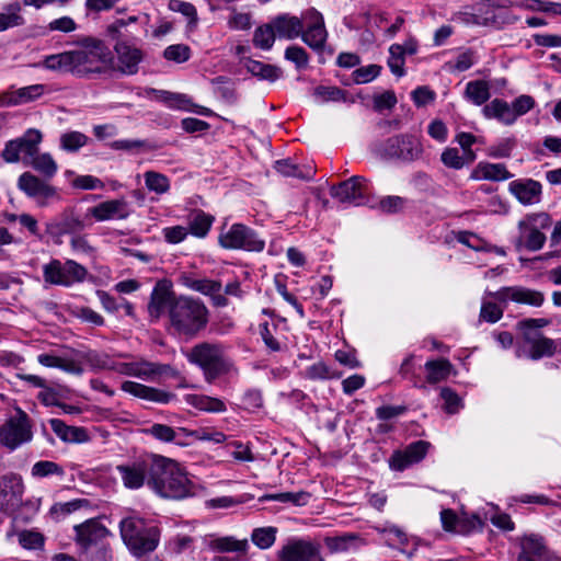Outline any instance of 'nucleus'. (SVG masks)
Instances as JSON below:
<instances>
[{"instance_id":"1","label":"nucleus","mask_w":561,"mask_h":561,"mask_svg":"<svg viewBox=\"0 0 561 561\" xmlns=\"http://www.w3.org/2000/svg\"><path fill=\"white\" fill-rule=\"evenodd\" d=\"M151 321L168 317L169 330L186 339L196 337L209 322V310L199 298L176 296L169 279L156 283L147 306Z\"/></svg>"},{"instance_id":"2","label":"nucleus","mask_w":561,"mask_h":561,"mask_svg":"<svg viewBox=\"0 0 561 561\" xmlns=\"http://www.w3.org/2000/svg\"><path fill=\"white\" fill-rule=\"evenodd\" d=\"M112 61V51L102 39L88 36L79 41L73 49L46 56L42 66L58 73L90 78L103 73Z\"/></svg>"},{"instance_id":"3","label":"nucleus","mask_w":561,"mask_h":561,"mask_svg":"<svg viewBox=\"0 0 561 561\" xmlns=\"http://www.w3.org/2000/svg\"><path fill=\"white\" fill-rule=\"evenodd\" d=\"M148 486L164 499L182 500L194 494V486L180 465L162 456H153V473Z\"/></svg>"},{"instance_id":"4","label":"nucleus","mask_w":561,"mask_h":561,"mask_svg":"<svg viewBox=\"0 0 561 561\" xmlns=\"http://www.w3.org/2000/svg\"><path fill=\"white\" fill-rule=\"evenodd\" d=\"M119 529L124 543L136 557L152 552L159 545V528L147 525L141 518H124L119 523Z\"/></svg>"},{"instance_id":"5","label":"nucleus","mask_w":561,"mask_h":561,"mask_svg":"<svg viewBox=\"0 0 561 561\" xmlns=\"http://www.w3.org/2000/svg\"><path fill=\"white\" fill-rule=\"evenodd\" d=\"M187 359L203 370L207 382H213L232 368V364L225 356L224 346L219 343L202 342L194 345Z\"/></svg>"},{"instance_id":"6","label":"nucleus","mask_w":561,"mask_h":561,"mask_svg":"<svg viewBox=\"0 0 561 561\" xmlns=\"http://www.w3.org/2000/svg\"><path fill=\"white\" fill-rule=\"evenodd\" d=\"M375 152L386 160L411 162L422 157L423 146L417 137L402 134L376 144Z\"/></svg>"},{"instance_id":"7","label":"nucleus","mask_w":561,"mask_h":561,"mask_svg":"<svg viewBox=\"0 0 561 561\" xmlns=\"http://www.w3.org/2000/svg\"><path fill=\"white\" fill-rule=\"evenodd\" d=\"M218 242L221 248L228 250L262 252L265 248V240L243 224H233L227 230L222 229Z\"/></svg>"},{"instance_id":"8","label":"nucleus","mask_w":561,"mask_h":561,"mask_svg":"<svg viewBox=\"0 0 561 561\" xmlns=\"http://www.w3.org/2000/svg\"><path fill=\"white\" fill-rule=\"evenodd\" d=\"M89 275L88 270L73 260L60 262L51 260L43 266V277L47 284L70 287L76 283H82Z\"/></svg>"},{"instance_id":"9","label":"nucleus","mask_w":561,"mask_h":561,"mask_svg":"<svg viewBox=\"0 0 561 561\" xmlns=\"http://www.w3.org/2000/svg\"><path fill=\"white\" fill-rule=\"evenodd\" d=\"M550 225V217L545 213L528 215L518 222L519 236L515 242L516 249L524 247L529 251L540 250L546 242V236L540 229H546Z\"/></svg>"},{"instance_id":"10","label":"nucleus","mask_w":561,"mask_h":561,"mask_svg":"<svg viewBox=\"0 0 561 561\" xmlns=\"http://www.w3.org/2000/svg\"><path fill=\"white\" fill-rule=\"evenodd\" d=\"M32 438L31 420L21 409H16L15 415L0 426V444L11 451L31 442Z\"/></svg>"},{"instance_id":"11","label":"nucleus","mask_w":561,"mask_h":561,"mask_svg":"<svg viewBox=\"0 0 561 561\" xmlns=\"http://www.w3.org/2000/svg\"><path fill=\"white\" fill-rule=\"evenodd\" d=\"M485 295L503 306H507L512 301L538 308L545 302V294L542 291L524 286H505L496 291L485 290Z\"/></svg>"},{"instance_id":"12","label":"nucleus","mask_w":561,"mask_h":561,"mask_svg":"<svg viewBox=\"0 0 561 561\" xmlns=\"http://www.w3.org/2000/svg\"><path fill=\"white\" fill-rule=\"evenodd\" d=\"M301 39L311 49L322 51L328 38L322 14L316 9H309L304 13Z\"/></svg>"},{"instance_id":"13","label":"nucleus","mask_w":561,"mask_h":561,"mask_svg":"<svg viewBox=\"0 0 561 561\" xmlns=\"http://www.w3.org/2000/svg\"><path fill=\"white\" fill-rule=\"evenodd\" d=\"M18 187L30 198H33L39 207H46L53 199H59L54 186L45 183L31 172H24L19 176Z\"/></svg>"},{"instance_id":"14","label":"nucleus","mask_w":561,"mask_h":561,"mask_svg":"<svg viewBox=\"0 0 561 561\" xmlns=\"http://www.w3.org/2000/svg\"><path fill=\"white\" fill-rule=\"evenodd\" d=\"M367 194L366 179L358 175L330 187V195L343 204L364 205L367 203Z\"/></svg>"},{"instance_id":"15","label":"nucleus","mask_w":561,"mask_h":561,"mask_svg":"<svg viewBox=\"0 0 561 561\" xmlns=\"http://www.w3.org/2000/svg\"><path fill=\"white\" fill-rule=\"evenodd\" d=\"M125 488L137 490L148 485L153 473V456L150 459L134 461L116 467Z\"/></svg>"},{"instance_id":"16","label":"nucleus","mask_w":561,"mask_h":561,"mask_svg":"<svg viewBox=\"0 0 561 561\" xmlns=\"http://www.w3.org/2000/svg\"><path fill=\"white\" fill-rule=\"evenodd\" d=\"M116 64L115 71L124 76H134L139 71V65L145 58V53L137 46L126 41H118L114 45Z\"/></svg>"},{"instance_id":"17","label":"nucleus","mask_w":561,"mask_h":561,"mask_svg":"<svg viewBox=\"0 0 561 561\" xmlns=\"http://www.w3.org/2000/svg\"><path fill=\"white\" fill-rule=\"evenodd\" d=\"M46 232L53 239H59L66 234L75 236L85 229L84 221L76 214L73 208H66L59 215L51 218L45 225Z\"/></svg>"},{"instance_id":"18","label":"nucleus","mask_w":561,"mask_h":561,"mask_svg":"<svg viewBox=\"0 0 561 561\" xmlns=\"http://www.w3.org/2000/svg\"><path fill=\"white\" fill-rule=\"evenodd\" d=\"M180 279L185 287L209 296L216 307H226L228 305V299L221 294L222 286L220 282L207 278H193L188 275H182Z\"/></svg>"},{"instance_id":"19","label":"nucleus","mask_w":561,"mask_h":561,"mask_svg":"<svg viewBox=\"0 0 561 561\" xmlns=\"http://www.w3.org/2000/svg\"><path fill=\"white\" fill-rule=\"evenodd\" d=\"M23 482L20 476L8 473L0 477V508L9 512L21 501Z\"/></svg>"},{"instance_id":"20","label":"nucleus","mask_w":561,"mask_h":561,"mask_svg":"<svg viewBox=\"0 0 561 561\" xmlns=\"http://www.w3.org/2000/svg\"><path fill=\"white\" fill-rule=\"evenodd\" d=\"M76 531V542L83 549H88L108 535L107 528L95 518L85 520L73 527Z\"/></svg>"},{"instance_id":"21","label":"nucleus","mask_w":561,"mask_h":561,"mask_svg":"<svg viewBox=\"0 0 561 561\" xmlns=\"http://www.w3.org/2000/svg\"><path fill=\"white\" fill-rule=\"evenodd\" d=\"M430 447V443L417 440L410 444L404 450H397L390 458V467L393 470L402 471L407 467L421 461Z\"/></svg>"},{"instance_id":"22","label":"nucleus","mask_w":561,"mask_h":561,"mask_svg":"<svg viewBox=\"0 0 561 561\" xmlns=\"http://www.w3.org/2000/svg\"><path fill=\"white\" fill-rule=\"evenodd\" d=\"M121 389L136 398L160 404H168L176 398L172 392L129 380L124 381Z\"/></svg>"},{"instance_id":"23","label":"nucleus","mask_w":561,"mask_h":561,"mask_svg":"<svg viewBox=\"0 0 561 561\" xmlns=\"http://www.w3.org/2000/svg\"><path fill=\"white\" fill-rule=\"evenodd\" d=\"M550 561V552L541 536L530 534L520 539V552L517 561Z\"/></svg>"},{"instance_id":"24","label":"nucleus","mask_w":561,"mask_h":561,"mask_svg":"<svg viewBox=\"0 0 561 561\" xmlns=\"http://www.w3.org/2000/svg\"><path fill=\"white\" fill-rule=\"evenodd\" d=\"M280 558L283 561H323L319 547L304 540L285 546Z\"/></svg>"},{"instance_id":"25","label":"nucleus","mask_w":561,"mask_h":561,"mask_svg":"<svg viewBox=\"0 0 561 561\" xmlns=\"http://www.w3.org/2000/svg\"><path fill=\"white\" fill-rule=\"evenodd\" d=\"M87 215L94 217L96 221H106L126 219L129 210L124 199H111L89 208Z\"/></svg>"},{"instance_id":"26","label":"nucleus","mask_w":561,"mask_h":561,"mask_svg":"<svg viewBox=\"0 0 561 561\" xmlns=\"http://www.w3.org/2000/svg\"><path fill=\"white\" fill-rule=\"evenodd\" d=\"M508 191L523 205H534L540 202L541 184L535 180H514L508 184Z\"/></svg>"},{"instance_id":"27","label":"nucleus","mask_w":561,"mask_h":561,"mask_svg":"<svg viewBox=\"0 0 561 561\" xmlns=\"http://www.w3.org/2000/svg\"><path fill=\"white\" fill-rule=\"evenodd\" d=\"M167 375L170 377H178L179 371L169 364H160L153 362H135L133 377L153 381L158 376Z\"/></svg>"},{"instance_id":"28","label":"nucleus","mask_w":561,"mask_h":561,"mask_svg":"<svg viewBox=\"0 0 561 561\" xmlns=\"http://www.w3.org/2000/svg\"><path fill=\"white\" fill-rule=\"evenodd\" d=\"M304 22V16L298 18L288 14L278 15L272 21L278 37L286 39L300 37L305 26Z\"/></svg>"},{"instance_id":"29","label":"nucleus","mask_w":561,"mask_h":561,"mask_svg":"<svg viewBox=\"0 0 561 561\" xmlns=\"http://www.w3.org/2000/svg\"><path fill=\"white\" fill-rule=\"evenodd\" d=\"M524 340L530 344L528 357L533 360H538L543 356L550 357L557 352L556 341L546 337L540 333L533 336L530 332H525Z\"/></svg>"},{"instance_id":"30","label":"nucleus","mask_w":561,"mask_h":561,"mask_svg":"<svg viewBox=\"0 0 561 561\" xmlns=\"http://www.w3.org/2000/svg\"><path fill=\"white\" fill-rule=\"evenodd\" d=\"M513 176L505 164L479 162L471 173L473 180L504 181Z\"/></svg>"},{"instance_id":"31","label":"nucleus","mask_w":561,"mask_h":561,"mask_svg":"<svg viewBox=\"0 0 561 561\" xmlns=\"http://www.w3.org/2000/svg\"><path fill=\"white\" fill-rule=\"evenodd\" d=\"M214 216L203 210H194L187 217V231L194 237L205 238L214 222Z\"/></svg>"},{"instance_id":"32","label":"nucleus","mask_w":561,"mask_h":561,"mask_svg":"<svg viewBox=\"0 0 561 561\" xmlns=\"http://www.w3.org/2000/svg\"><path fill=\"white\" fill-rule=\"evenodd\" d=\"M184 400L187 404L204 412L222 413L227 410V407L221 399L206 394H186Z\"/></svg>"},{"instance_id":"33","label":"nucleus","mask_w":561,"mask_h":561,"mask_svg":"<svg viewBox=\"0 0 561 561\" xmlns=\"http://www.w3.org/2000/svg\"><path fill=\"white\" fill-rule=\"evenodd\" d=\"M53 432L66 443H82L87 440V433L81 427L67 425L59 419L49 420Z\"/></svg>"},{"instance_id":"34","label":"nucleus","mask_w":561,"mask_h":561,"mask_svg":"<svg viewBox=\"0 0 561 561\" xmlns=\"http://www.w3.org/2000/svg\"><path fill=\"white\" fill-rule=\"evenodd\" d=\"M483 114L488 118H496L506 125H511L516 121L511 105L500 99H494L491 103L486 104L483 107Z\"/></svg>"},{"instance_id":"35","label":"nucleus","mask_w":561,"mask_h":561,"mask_svg":"<svg viewBox=\"0 0 561 561\" xmlns=\"http://www.w3.org/2000/svg\"><path fill=\"white\" fill-rule=\"evenodd\" d=\"M244 66L249 72L261 80L275 82L283 76V70L279 67L257 60L248 59Z\"/></svg>"},{"instance_id":"36","label":"nucleus","mask_w":561,"mask_h":561,"mask_svg":"<svg viewBox=\"0 0 561 561\" xmlns=\"http://www.w3.org/2000/svg\"><path fill=\"white\" fill-rule=\"evenodd\" d=\"M277 172L285 176H291L301 180H311L316 170L311 165H298L293 163L289 159L278 160L275 162Z\"/></svg>"},{"instance_id":"37","label":"nucleus","mask_w":561,"mask_h":561,"mask_svg":"<svg viewBox=\"0 0 561 561\" xmlns=\"http://www.w3.org/2000/svg\"><path fill=\"white\" fill-rule=\"evenodd\" d=\"M21 10L22 8L19 2H12L3 7V11L0 12V32L21 26L25 23Z\"/></svg>"},{"instance_id":"38","label":"nucleus","mask_w":561,"mask_h":561,"mask_svg":"<svg viewBox=\"0 0 561 561\" xmlns=\"http://www.w3.org/2000/svg\"><path fill=\"white\" fill-rule=\"evenodd\" d=\"M426 380L428 383H437L446 380L451 371V364L448 359L442 358L428 360L425 364Z\"/></svg>"},{"instance_id":"39","label":"nucleus","mask_w":561,"mask_h":561,"mask_svg":"<svg viewBox=\"0 0 561 561\" xmlns=\"http://www.w3.org/2000/svg\"><path fill=\"white\" fill-rule=\"evenodd\" d=\"M42 138V133L37 129H28L21 138H16V141L21 145V152L25 154V163H28L38 153V145Z\"/></svg>"},{"instance_id":"40","label":"nucleus","mask_w":561,"mask_h":561,"mask_svg":"<svg viewBox=\"0 0 561 561\" xmlns=\"http://www.w3.org/2000/svg\"><path fill=\"white\" fill-rule=\"evenodd\" d=\"M465 94L476 105H482L490 99L489 83L483 80L470 81L466 85Z\"/></svg>"},{"instance_id":"41","label":"nucleus","mask_w":561,"mask_h":561,"mask_svg":"<svg viewBox=\"0 0 561 561\" xmlns=\"http://www.w3.org/2000/svg\"><path fill=\"white\" fill-rule=\"evenodd\" d=\"M145 433L151 435L152 437H154L158 440H161L164 443H171V442H175L181 433L186 435V430L183 427L174 430L169 425L156 423L152 426H150L149 428L145 430Z\"/></svg>"},{"instance_id":"42","label":"nucleus","mask_w":561,"mask_h":561,"mask_svg":"<svg viewBox=\"0 0 561 561\" xmlns=\"http://www.w3.org/2000/svg\"><path fill=\"white\" fill-rule=\"evenodd\" d=\"M89 137L83 133L72 130L60 136V148L67 152H77L89 142Z\"/></svg>"},{"instance_id":"43","label":"nucleus","mask_w":561,"mask_h":561,"mask_svg":"<svg viewBox=\"0 0 561 561\" xmlns=\"http://www.w3.org/2000/svg\"><path fill=\"white\" fill-rule=\"evenodd\" d=\"M275 36L276 32L274 30L273 23L262 25L254 32L253 44L263 50H268L273 47Z\"/></svg>"},{"instance_id":"44","label":"nucleus","mask_w":561,"mask_h":561,"mask_svg":"<svg viewBox=\"0 0 561 561\" xmlns=\"http://www.w3.org/2000/svg\"><path fill=\"white\" fill-rule=\"evenodd\" d=\"M28 164L47 178L54 176L58 169L57 163L49 153H37L28 161Z\"/></svg>"},{"instance_id":"45","label":"nucleus","mask_w":561,"mask_h":561,"mask_svg":"<svg viewBox=\"0 0 561 561\" xmlns=\"http://www.w3.org/2000/svg\"><path fill=\"white\" fill-rule=\"evenodd\" d=\"M146 187L159 195L167 193L170 190L169 179L159 172L147 171L144 174Z\"/></svg>"},{"instance_id":"46","label":"nucleus","mask_w":561,"mask_h":561,"mask_svg":"<svg viewBox=\"0 0 561 561\" xmlns=\"http://www.w3.org/2000/svg\"><path fill=\"white\" fill-rule=\"evenodd\" d=\"M485 297H488V296L484 294V296L482 298L479 319L481 321H485L489 323H495L502 319L503 312H504V310H503L504 306L501 305L500 302L497 305L493 301H489L485 299Z\"/></svg>"},{"instance_id":"47","label":"nucleus","mask_w":561,"mask_h":561,"mask_svg":"<svg viewBox=\"0 0 561 561\" xmlns=\"http://www.w3.org/2000/svg\"><path fill=\"white\" fill-rule=\"evenodd\" d=\"M211 548L220 552H245L248 540H237L232 537H222L211 542Z\"/></svg>"},{"instance_id":"48","label":"nucleus","mask_w":561,"mask_h":561,"mask_svg":"<svg viewBox=\"0 0 561 561\" xmlns=\"http://www.w3.org/2000/svg\"><path fill=\"white\" fill-rule=\"evenodd\" d=\"M310 499V494L308 492H284V493H276V494H268L264 495L261 500L264 501H277L282 503L291 502L295 505L302 506L308 503Z\"/></svg>"},{"instance_id":"49","label":"nucleus","mask_w":561,"mask_h":561,"mask_svg":"<svg viewBox=\"0 0 561 561\" xmlns=\"http://www.w3.org/2000/svg\"><path fill=\"white\" fill-rule=\"evenodd\" d=\"M251 539L260 549L270 548L276 539V528L262 527L253 530Z\"/></svg>"},{"instance_id":"50","label":"nucleus","mask_w":561,"mask_h":561,"mask_svg":"<svg viewBox=\"0 0 561 561\" xmlns=\"http://www.w3.org/2000/svg\"><path fill=\"white\" fill-rule=\"evenodd\" d=\"M404 55H402V50L399 44H393L389 48V58L388 66L393 75L397 77H402L405 73L404 70Z\"/></svg>"},{"instance_id":"51","label":"nucleus","mask_w":561,"mask_h":561,"mask_svg":"<svg viewBox=\"0 0 561 561\" xmlns=\"http://www.w3.org/2000/svg\"><path fill=\"white\" fill-rule=\"evenodd\" d=\"M440 398L444 400L445 411L449 414L457 413L463 405L461 398L451 388H442Z\"/></svg>"},{"instance_id":"52","label":"nucleus","mask_w":561,"mask_h":561,"mask_svg":"<svg viewBox=\"0 0 561 561\" xmlns=\"http://www.w3.org/2000/svg\"><path fill=\"white\" fill-rule=\"evenodd\" d=\"M191 56V49L187 45L175 44L168 46L163 51V57L167 60L175 61L178 64L185 62Z\"/></svg>"},{"instance_id":"53","label":"nucleus","mask_w":561,"mask_h":561,"mask_svg":"<svg viewBox=\"0 0 561 561\" xmlns=\"http://www.w3.org/2000/svg\"><path fill=\"white\" fill-rule=\"evenodd\" d=\"M66 390L62 386L49 387L47 383L45 388L37 394V399L46 407H58L61 392Z\"/></svg>"},{"instance_id":"54","label":"nucleus","mask_w":561,"mask_h":561,"mask_svg":"<svg viewBox=\"0 0 561 561\" xmlns=\"http://www.w3.org/2000/svg\"><path fill=\"white\" fill-rule=\"evenodd\" d=\"M357 539L355 535H345V536H335V537H327L324 539L327 548L335 553L341 551H346L351 545Z\"/></svg>"},{"instance_id":"55","label":"nucleus","mask_w":561,"mask_h":561,"mask_svg":"<svg viewBox=\"0 0 561 561\" xmlns=\"http://www.w3.org/2000/svg\"><path fill=\"white\" fill-rule=\"evenodd\" d=\"M285 59L294 62L297 69H302L308 66L309 55L305 48L293 45L286 48Z\"/></svg>"},{"instance_id":"56","label":"nucleus","mask_w":561,"mask_h":561,"mask_svg":"<svg viewBox=\"0 0 561 561\" xmlns=\"http://www.w3.org/2000/svg\"><path fill=\"white\" fill-rule=\"evenodd\" d=\"M45 90L44 84H32L28 87L20 88L14 93L16 104L26 103L39 98Z\"/></svg>"},{"instance_id":"57","label":"nucleus","mask_w":561,"mask_h":561,"mask_svg":"<svg viewBox=\"0 0 561 561\" xmlns=\"http://www.w3.org/2000/svg\"><path fill=\"white\" fill-rule=\"evenodd\" d=\"M62 468L54 461L41 460L33 465L32 476L44 478L50 474H62Z\"/></svg>"},{"instance_id":"58","label":"nucleus","mask_w":561,"mask_h":561,"mask_svg":"<svg viewBox=\"0 0 561 561\" xmlns=\"http://www.w3.org/2000/svg\"><path fill=\"white\" fill-rule=\"evenodd\" d=\"M405 199L401 196L389 195L382 197L378 203V209L385 214H396L403 209Z\"/></svg>"},{"instance_id":"59","label":"nucleus","mask_w":561,"mask_h":561,"mask_svg":"<svg viewBox=\"0 0 561 561\" xmlns=\"http://www.w3.org/2000/svg\"><path fill=\"white\" fill-rule=\"evenodd\" d=\"M259 330H260V335H261L265 346L271 352H279L280 351V343L274 336V331L277 330V327L273 325L271 328L267 322H264V323L260 324Z\"/></svg>"},{"instance_id":"60","label":"nucleus","mask_w":561,"mask_h":561,"mask_svg":"<svg viewBox=\"0 0 561 561\" xmlns=\"http://www.w3.org/2000/svg\"><path fill=\"white\" fill-rule=\"evenodd\" d=\"M440 160L445 167L455 170H459L463 168V165L466 164L465 158L460 156L459 150L457 148H446L442 152Z\"/></svg>"},{"instance_id":"61","label":"nucleus","mask_w":561,"mask_h":561,"mask_svg":"<svg viewBox=\"0 0 561 561\" xmlns=\"http://www.w3.org/2000/svg\"><path fill=\"white\" fill-rule=\"evenodd\" d=\"M381 67L378 65H368L360 67L353 72L354 81L356 83H367L379 76Z\"/></svg>"},{"instance_id":"62","label":"nucleus","mask_w":561,"mask_h":561,"mask_svg":"<svg viewBox=\"0 0 561 561\" xmlns=\"http://www.w3.org/2000/svg\"><path fill=\"white\" fill-rule=\"evenodd\" d=\"M305 376L311 380L331 379L336 377L322 362H318L309 366L305 371Z\"/></svg>"},{"instance_id":"63","label":"nucleus","mask_w":561,"mask_h":561,"mask_svg":"<svg viewBox=\"0 0 561 561\" xmlns=\"http://www.w3.org/2000/svg\"><path fill=\"white\" fill-rule=\"evenodd\" d=\"M70 248L76 254L92 255L94 248L90 244L87 236L79 232L71 237Z\"/></svg>"},{"instance_id":"64","label":"nucleus","mask_w":561,"mask_h":561,"mask_svg":"<svg viewBox=\"0 0 561 561\" xmlns=\"http://www.w3.org/2000/svg\"><path fill=\"white\" fill-rule=\"evenodd\" d=\"M169 8L172 11L180 12L183 15L187 16L190 19V23L196 24L197 11L192 3L181 0H171L169 2Z\"/></svg>"}]
</instances>
